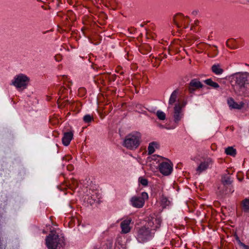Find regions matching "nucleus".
<instances>
[{
    "label": "nucleus",
    "mask_w": 249,
    "mask_h": 249,
    "mask_svg": "<svg viewBox=\"0 0 249 249\" xmlns=\"http://www.w3.org/2000/svg\"><path fill=\"white\" fill-rule=\"evenodd\" d=\"M139 182L143 186H146L148 185V180L143 177H140L139 178Z\"/></svg>",
    "instance_id": "24"
},
{
    "label": "nucleus",
    "mask_w": 249,
    "mask_h": 249,
    "mask_svg": "<svg viewBox=\"0 0 249 249\" xmlns=\"http://www.w3.org/2000/svg\"><path fill=\"white\" fill-rule=\"evenodd\" d=\"M30 79L26 75L20 73L15 76L12 81L11 84L14 86L18 90H23L26 89Z\"/></svg>",
    "instance_id": "5"
},
{
    "label": "nucleus",
    "mask_w": 249,
    "mask_h": 249,
    "mask_svg": "<svg viewBox=\"0 0 249 249\" xmlns=\"http://www.w3.org/2000/svg\"><path fill=\"white\" fill-rule=\"evenodd\" d=\"M46 244L49 249H60L64 245V241L58 234L51 233L46 237Z\"/></svg>",
    "instance_id": "4"
},
{
    "label": "nucleus",
    "mask_w": 249,
    "mask_h": 249,
    "mask_svg": "<svg viewBox=\"0 0 249 249\" xmlns=\"http://www.w3.org/2000/svg\"><path fill=\"white\" fill-rule=\"evenodd\" d=\"M158 144L156 142H150L148 146V154L150 155L153 154L155 151V148H158Z\"/></svg>",
    "instance_id": "18"
},
{
    "label": "nucleus",
    "mask_w": 249,
    "mask_h": 249,
    "mask_svg": "<svg viewBox=\"0 0 249 249\" xmlns=\"http://www.w3.org/2000/svg\"><path fill=\"white\" fill-rule=\"evenodd\" d=\"M225 153L228 155L235 156L236 154V149L232 147H228L225 149Z\"/></svg>",
    "instance_id": "20"
},
{
    "label": "nucleus",
    "mask_w": 249,
    "mask_h": 249,
    "mask_svg": "<svg viewBox=\"0 0 249 249\" xmlns=\"http://www.w3.org/2000/svg\"><path fill=\"white\" fill-rule=\"evenodd\" d=\"M148 198V194L146 192H142L141 196H133L130 200V204L135 208H142L145 203V200Z\"/></svg>",
    "instance_id": "7"
},
{
    "label": "nucleus",
    "mask_w": 249,
    "mask_h": 249,
    "mask_svg": "<svg viewBox=\"0 0 249 249\" xmlns=\"http://www.w3.org/2000/svg\"><path fill=\"white\" fill-rule=\"evenodd\" d=\"M173 165L169 160L162 161L159 165V169L160 172L164 176H168L171 174L173 171Z\"/></svg>",
    "instance_id": "8"
},
{
    "label": "nucleus",
    "mask_w": 249,
    "mask_h": 249,
    "mask_svg": "<svg viewBox=\"0 0 249 249\" xmlns=\"http://www.w3.org/2000/svg\"><path fill=\"white\" fill-rule=\"evenodd\" d=\"M236 239H237L238 244L240 246L243 247L244 249H249V246L246 245L245 244L241 242L238 238H237Z\"/></svg>",
    "instance_id": "27"
},
{
    "label": "nucleus",
    "mask_w": 249,
    "mask_h": 249,
    "mask_svg": "<svg viewBox=\"0 0 249 249\" xmlns=\"http://www.w3.org/2000/svg\"><path fill=\"white\" fill-rule=\"evenodd\" d=\"M161 202L163 204H164L165 205H168L170 203L166 197H162L161 199Z\"/></svg>",
    "instance_id": "28"
},
{
    "label": "nucleus",
    "mask_w": 249,
    "mask_h": 249,
    "mask_svg": "<svg viewBox=\"0 0 249 249\" xmlns=\"http://www.w3.org/2000/svg\"><path fill=\"white\" fill-rule=\"evenodd\" d=\"M174 21L178 27L184 26V28H187L186 24L189 23V19L188 17H184L182 15L179 14L175 16Z\"/></svg>",
    "instance_id": "9"
},
{
    "label": "nucleus",
    "mask_w": 249,
    "mask_h": 249,
    "mask_svg": "<svg viewBox=\"0 0 249 249\" xmlns=\"http://www.w3.org/2000/svg\"><path fill=\"white\" fill-rule=\"evenodd\" d=\"M142 135L137 131L133 132L127 135L124 141L123 145L130 150H134L140 145Z\"/></svg>",
    "instance_id": "2"
},
{
    "label": "nucleus",
    "mask_w": 249,
    "mask_h": 249,
    "mask_svg": "<svg viewBox=\"0 0 249 249\" xmlns=\"http://www.w3.org/2000/svg\"><path fill=\"white\" fill-rule=\"evenodd\" d=\"M178 91L177 90H175L171 94L169 100V104L170 105H173L176 101Z\"/></svg>",
    "instance_id": "19"
},
{
    "label": "nucleus",
    "mask_w": 249,
    "mask_h": 249,
    "mask_svg": "<svg viewBox=\"0 0 249 249\" xmlns=\"http://www.w3.org/2000/svg\"><path fill=\"white\" fill-rule=\"evenodd\" d=\"M249 74L247 72L237 74L235 77V84L234 89L239 95H246L248 94V79Z\"/></svg>",
    "instance_id": "1"
},
{
    "label": "nucleus",
    "mask_w": 249,
    "mask_h": 249,
    "mask_svg": "<svg viewBox=\"0 0 249 249\" xmlns=\"http://www.w3.org/2000/svg\"><path fill=\"white\" fill-rule=\"evenodd\" d=\"M161 221V217L159 215L153 214L147 218L145 225L155 232L160 227Z\"/></svg>",
    "instance_id": "6"
},
{
    "label": "nucleus",
    "mask_w": 249,
    "mask_h": 249,
    "mask_svg": "<svg viewBox=\"0 0 249 249\" xmlns=\"http://www.w3.org/2000/svg\"><path fill=\"white\" fill-rule=\"evenodd\" d=\"M203 85L196 79H192L190 84L189 90L191 93H193L196 89L202 88Z\"/></svg>",
    "instance_id": "13"
},
{
    "label": "nucleus",
    "mask_w": 249,
    "mask_h": 249,
    "mask_svg": "<svg viewBox=\"0 0 249 249\" xmlns=\"http://www.w3.org/2000/svg\"><path fill=\"white\" fill-rule=\"evenodd\" d=\"M221 180L222 183L224 185L230 184L232 182L231 177L227 175H224L222 177Z\"/></svg>",
    "instance_id": "21"
},
{
    "label": "nucleus",
    "mask_w": 249,
    "mask_h": 249,
    "mask_svg": "<svg viewBox=\"0 0 249 249\" xmlns=\"http://www.w3.org/2000/svg\"><path fill=\"white\" fill-rule=\"evenodd\" d=\"M213 161L210 158H207L204 161L200 162L199 165L196 168V171L200 174L202 172L204 171L213 164Z\"/></svg>",
    "instance_id": "10"
},
{
    "label": "nucleus",
    "mask_w": 249,
    "mask_h": 249,
    "mask_svg": "<svg viewBox=\"0 0 249 249\" xmlns=\"http://www.w3.org/2000/svg\"><path fill=\"white\" fill-rule=\"evenodd\" d=\"M73 134L71 131L65 132L62 139V143L65 146L69 145L71 141L73 138Z\"/></svg>",
    "instance_id": "15"
},
{
    "label": "nucleus",
    "mask_w": 249,
    "mask_h": 249,
    "mask_svg": "<svg viewBox=\"0 0 249 249\" xmlns=\"http://www.w3.org/2000/svg\"><path fill=\"white\" fill-rule=\"evenodd\" d=\"M182 108V107L180 104H176L174 107V119L176 123H178L183 116Z\"/></svg>",
    "instance_id": "11"
},
{
    "label": "nucleus",
    "mask_w": 249,
    "mask_h": 249,
    "mask_svg": "<svg viewBox=\"0 0 249 249\" xmlns=\"http://www.w3.org/2000/svg\"><path fill=\"white\" fill-rule=\"evenodd\" d=\"M92 120H93V117L89 114L86 115L83 117V120L85 123H89Z\"/></svg>",
    "instance_id": "25"
},
{
    "label": "nucleus",
    "mask_w": 249,
    "mask_h": 249,
    "mask_svg": "<svg viewBox=\"0 0 249 249\" xmlns=\"http://www.w3.org/2000/svg\"><path fill=\"white\" fill-rule=\"evenodd\" d=\"M154 234V232L152 231L144 225L137 230L135 236L139 243H144L151 240Z\"/></svg>",
    "instance_id": "3"
},
{
    "label": "nucleus",
    "mask_w": 249,
    "mask_h": 249,
    "mask_svg": "<svg viewBox=\"0 0 249 249\" xmlns=\"http://www.w3.org/2000/svg\"><path fill=\"white\" fill-rule=\"evenodd\" d=\"M158 118L160 120H164L166 118V115L164 112L161 110H158L156 112Z\"/></svg>",
    "instance_id": "23"
},
{
    "label": "nucleus",
    "mask_w": 249,
    "mask_h": 249,
    "mask_svg": "<svg viewBox=\"0 0 249 249\" xmlns=\"http://www.w3.org/2000/svg\"><path fill=\"white\" fill-rule=\"evenodd\" d=\"M100 197V194L96 192H93L91 196L88 197L87 201L91 205L95 203H99Z\"/></svg>",
    "instance_id": "14"
},
{
    "label": "nucleus",
    "mask_w": 249,
    "mask_h": 249,
    "mask_svg": "<svg viewBox=\"0 0 249 249\" xmlns=\"http://www.w3.org/2000/svg\"><path fill=\"white\" fill-rule=\"evenodd\" d=\"M243 207L245 211H249V199H245L243 201Z\"/></svg>",
    "instance_id": "26"
},
{
    "label": "nucleus",
    "mask_w": 249,
    "mask_h": 249,
    "mask_svg": "<svg viewBox=\"0 0 249 249\" xmlns=\"http://www.w3.org/2000/svg\"><path fill=\"white\" fill-rule=\"evenodd\" d=\"M131 221L132 219L130 218H127L122 221L120 226L122 230V232L123 233L125 234L130 232L131 229L130 226Z\"/></svg>",
    "instance_id": "12"
},
{
    "label": "nucleus",
    "mask_w": 249,
    "mask_h": 249,
    "mask_svg": "<svg viewBox=\"0 0 249 249\" xmlns=\"http://www.w3.org/2000/svg\"><path fill=\"white\" fill-rule=\"evenodd\" d=\"M205 83L207 85L211 86L214 89H217L219 87L218 83L213 81L211 79H208L205 80Z\"/></svg>",
    "instance_id": "22"
},
{
    "label": "nucleus",
    "mask_w": 249,
    "mask_h": 249,
    "mask_svg": "<svg viewBox=\"0 0 249 249\" xmlns=\"http://www.w3.org/2000/svg\"><path fill=\"white\" fill-rule=\"evenodd\" d=\"M228 104L231 108L238 109H241L243 107L244 105V104L242 102L240 104H238L237 103L235 102L231 98L228 99Z\"/></svg>",
    "instance_id": "16"
},
{
    "label": "nucleus",
    "mask_w": 249,
    "mask_h": 249,
    "mask_svg": "<svg viewBox=\"0 0 249 249\" xmlns=\"http://www.w3.org/2000/svg\"><path fill=\"white\" fill-rule=\"evenodd\" d=\"M211 69L212 71L216 75L221 74L224 71L219 64H214L213 65Z\"/></svg>",
    "instance_id": "17"
}]
</instances>
